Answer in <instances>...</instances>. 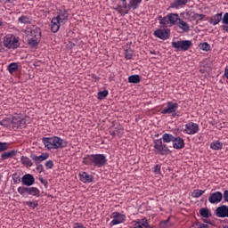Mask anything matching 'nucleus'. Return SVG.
Masks as SVG:
<instances>
[{
    "label": "nucleus",
    "mask_w": 228,
    "mask_h": 228,
    "mask_svg": "<svg viewBox=\"0 0 228 228\" xmlns=\"http://www.w3.org/2000/svg\"><path fill=\"white\" fill-rule=\"evenodd\" d=\"M84 165L87 167H97V168H102L108 165V159L104 154H91L83 159Z\"/></svg>",
    "instance_id": "f257e3e1"
},
{
    "label": "nucleus",
    "mask_w": 228,
    "mask_h": 228,
    "mask_svg": "<svg viewBox=\"0 0 228 228\" xmlns=\"http://www.w3.org/2000/svg\"><path fill=\"white\" fill-rule=\"evenodd\" d=\"M4 45L7 49H17L20 44L19 43V37L14 35L8 34L4 37Z\"/></svg>",
    "instance_id": "f03ea898"
},
{
    "label": "nucleus",
    "mask_w": 228,
    "mask_h": 228,
    "mask_svg": "<svg viewBox=\"0 0 228 228\" xmlns=\"http://www.w3.org/2000/svg\"><path fill=\"white\" fill-rule=\"evenodd\" d=\"M122 3V5H118L116 10H121V8H124V10H138V6L142 4V0H129V3L127 4V0H119ZM149 1V0H145Z\"/></svg>",
    "instance_id": "7ed1b4c3"
},
{
    "label": "nucleus",
    "mask_w": 228,
    "mask_h": 228,
    "mask_svg": "<svg viewBox=\"0 0 228 228\" xmlns=\"http://www.w3.org/2000/svg\"><path fill=\"white\" fill-rule=\"evenodd\" d=\"M154 150L157 154H161V156H167L170 152V149H168V146L165 143H163V140L157 139L153 142Z\"/></svg>",
    "instance_id": "20e7f679"
},
{
    "label": "nucleus",
    "mask_w": 228,
    "mask_h": 228,
    "mask_svg": "<svg viewBox=\"0 0 228 228\" xmlns=\"http://www.w3.org/2000/svg\"><path fill=\"white\" fill-rule=\"evenodd\" d=\"M18 193L23 197H26V193L33 197H40V190L37 187H18Z\"/></svg>",
    "instance_id": "39448f33"
},
{
    "label": "nucleus",
    "mask_w": 228,
    "mask_h": 228,
    "mask_svg": "<svg viewBox=\"0 0 228 228\" xmlns=\"http://www.w3.org/2000/svg\"><path fill=\"white\" fill-rule=\"evenodd\" d=\"M191 45H193V44L191 40H180L172 42V47H174V49H176L177 51H188V49H190Z\"/></svg>",
    "instance_id": "423d86ee"
},
{
    "label": "nucleus",
    "mask_w": 228,
    "mask_h": 228,
    "mask_svg": "<svg viewBox=\"0 0 228 228\" xmlns=\"http://www.w3.org/2000/svg\"><path fill=\"white\" fill-rule=\"evenodd\" d=\"M24 32L27 37H32V38H42V30L35 25L27 27Z\"/></svg>",
    "instance_id": "0eeeda50"
},
{
    "label": "nucleus",
    "mask_w": 228,
    "mask_h": 228,
    "mask_svg": "<svg viewBox=\"0 0 228 228\" xmlns=\"http://www.w3.org/2000/svg\"><path fill=\"white\" fill-rule=\"evenodd\" d=\"M12 128L15 129H24L26 127V119L20 115L13 116L11 121Z\"/></svg>",
    "instance_id": "6e6552de"
},
{
    "label": "nucleus",
    "mask_w": 228,
    "mask_h": 228,
    "mask_svg": "<svg viewBox=\"0 0 228 228\" xmlns=\"http://www.w3.org/2000/svg\"><path fill=\"white\" fill-rule=\"evenodd\" d=\"M112 218L114 219L110 224L111 227L112 225H118V224H123V222H126V215L118 212H113Z\"/></svg>",
    "instance_id": "1a4fd4ad"
},
{
    "label": "nucleus",
    "mask_w": 228,
    "mask_h": 228,
    "mask_svg": "<svg viewBox=\"0 0 228 228\" xmlns=\"http://www.w3.org/2000/svg\"><path fill=\"white\" fill-rule=\"evenodd\" d=\"M224 199V194L220 191L211 192L208 197V202L210 204H220Z\"/></svg>",
    "instance_id": "9d476101"
},
{
    "label": "nucleus",
    "mask_w": 228,
    "mask_h": 228,
    "mask_svg": "<svg viewBox=\"0 0 228 228\" xmlns=\"http://www.w3.org/2000/svg\"><path fill=\"white\" fill-rule=\"evenodd\" d=\"M110 126L109 128V133L111 136H113V138L115 137H118L120 138L122 136V134H124V126H122V125H118L117 126Z\"/></svg>",
    "instance_id": "9b49d317"
},
{
    "label": "nucleus",
    "mask_w": 228,
    "mask_h": 228,
    "mask_svg": "<svg viewBox=\"0 0 228 228\" xmlns=\"http://www.w3.org/2000/svg\"><path fill=\"white\" fill-rule=\"evenodd\" d=\"M154 36L157 37V38H160V40H168V38H170V29L159 28L154 31Z\"/></svg>",
    "instance_id": "f8f14e48"
},
{
    "label": "nucleus",
    "mask_w": 228,
    "mask_h": 228,
    "mask_svg": "<svg viewBox=\"0 0 228 228\" xmlns=\"http://www.w3.org/2000/svg\"><path fill=\"white\" fill-rule=\"evenodd\" d=\"M178 108H179L178 103H174L173 102H167V109H164L161 111V113L162 115H170V113H175Z\"/></svg>",
    "instance_id": "ddd939ff"
},
{
    "label": "nucleus",
    "mask_w": 228,
    "mask_h": 228,
    "mask_svg": "<svg viewBox=\"0 0 228 228\" xmlns=\"http://www.w3.org/2000/svg\"><path fill=\"white\" fill-rule=\"evenodd\" d=\"M185 133L187 134H197L199 133V125L197 123L190 122L185 125Z\"/></svg>",
    "instance_id": "4468645a"
},
{
    "label": "nucleus",
    "mask_w": 228,
    "mask_h": 228,
    "mask_svg": "<svg viewBox=\"0 0 228 228\" xmlns=\"http://www.w3.org/2000/svg\"><path fill=\"white\" fill-rule=\"evenodd\" d=\"M216 216L218 218H228V207L227 205H222L216 209Z\"/></svg>",
    "instance_id": "2eb2a0df"
},
{
    "label": "nucleus",
    "mask_w": 228,
    "mask_h": 228,
    "mask_svg": "<svg viewBox=\"0 0 228 228\" xmlns=\"http://www.w3.org/2000/svg\"><path fill=\"white\" fill-rule=\"evenodd\" d=\"M23 186H33L35 183V176L31 174H26L21 177Z\"/></svg>",
    "instance_id": "dca6fc26"
},
{
    "label": "nucleus",
    "mask_w": 228,
    "mask_h": 228,
    "mask_svg": "<svg viewBox=\"0 0 228 228\" xmlns=\"http://www.w3.org/2000/svg\"><path fill=\"white\" fill-rule=\"evenodd\" d=\"M30 158L32 159V161H34L35 163H42V161H45V159H49V153L45 152L39 156H37V154H31Z\"/></svg>",
    "instance_id": "f3484780"
},
{
    "label": "nucleus",
    "mask_w": 228,
    "mask_h": 228,
    "mask_svg": "<svg viewBox=\"0 0 228 228\" xmlns=\"http://www.w3.org/2000/svg\"><path fill=\"white\" fill-rule=\"evenodd\" d=\"M67 147V142L60 137L53 136V149H63Z\"/></svg>",
    "instance_id": "a211bd4d"
},
{
    "label": "nucleus",
    "mask_w": 228,
    "mask_h": 228,
    "mask_svg": "<svg viewBox=\"0 0 228 228\" xmlns=\"http://www.w3.org/2000/svg\"><path fill=\"white\" fill-rule=\"evenodd\" d=\"M55 18L58 19L62 24H65L66 20L69 19V12L65 10V8L60 9Z\"/></svg>",
    "instance_id": "6ab92c4d"
},
{
    "label": "nucleus",
    "mask_w": 228,
    "mask_h": 228,
    "mask_svg": "<svg viewBox=\"0 0 228 228\" xmlns=\"http://www.w3.org/2000/svg\"><path fill=\"white\" fill-rule=\"evenodd\" d=\"M173 149H176V151L184 149V139L181 137H175V140L173 141Z\"/></svg>",
    "instance_id": "aec40b11"
},
{
    "label": "nucleus",
    "mask_w": 228,
    "mask_h": 228,
    "mask_svg": "<svg viewBox=\"0 0 228 228\" xmlns=\"http://www.w3.org/2000/svg\"><path fill=\"white\" fill-rule=\"evenodd\" d=\"M79 181L82 183H93L94 182V175H88L86 172H83L78 175Z\"/></svg>",
    "instance_id": "412c9836"
},
{
    "label": "nucleus",
    "mask_w": 228,
    "mask_h": 228,
    "mask_svg": "<svg viewBox=\"0 0 228 228\" xmlns=\"http://www.w3.org/2000/svg\"><path fill=\"white\" fill-rule=\"evenodd\" d=\"M60 24H63L61 21L58 20V18L53 17L51 21V29L53 33H58L60 30Z\"/></svg>",
    "instance_id": "4be33fe9"
},
{
    "label": "nucleus",
    "mask_w": 228,
    "mask_h": 228,
    "mask_svg": "<svg viewBox=\"0 0 228 228\" xmlns=\"http://www.w3.org/2000/svg\"><path fill=\"white\" fill-rule=\"evenodd\" d=\"M167 19L170 26H175V24L177 25L181 20V18H179V14L172 12L167 14Z\"/></svg>",
    "instance_id": "5701e85b"
},
{
    "label": "nucleus",
    "mask_w": 228,
    "mask_h": 228,
    "mask_svg": "<svg viewBox=\"0 0 228 228\" xmlns=\"http://www.w3.org/2000/svg\"><path fill=\"white\" fill-rule=\"evenodd\" d=\"M186 15L188 17H191L192 19V20H204L206 19V14H199V13H196L195 12H186Z\"/></svg>",
    "instance_id": "b1692460"
},
{
    "label": "nucleus",
    "mask_w": 228,
    "mask_h": 228,
    "mask_svg": "<svg viewBox=\"0 0 228 228\" xmlns=\"http://www.w3.org/2000/svg\"><path fill=\"white\" fill-rule=\"evenodd\" d=\"M42 142L44 145L48 149V151H51V149H53L54 141L53 137H43Z\"/></svg>",
    "instance_id": "393cba45"
},
{
    "label": "nucleus",
    "mask_w": 228,
    "mask_h": 228,
    "mask_svg": "<svg viewBox=\"0 0 228 228\" xmlns=\"http://www.w3.org/2000/svg\"><path fill=\"white\" fill-rule=\"evenodd\" d=\"M15 156H17V150L5 151L1 155L2 161H4L5 159H8L15 158Z\"/></svg>",
    "instance_id": "a878e982"
},
{
    "label": "nucleus",
    "mask_w": 228,
    "mask_h": 228,
    "mask_svg": "<svg viewBox=\"0 0 228 228\" xmlns=\"http://www.w3.org/2000/svg\"><path fill=\"white\" fill-rule=\"evenodd\" d=\"M188 1L190 0H174V2L170 4V8H175L177 10L178 8L186 5Z\"/></svg>",
    "instance_id": "bb28decb"
},
{
    "label": "nucleus",
    "mask_w": 228,
    "mask_h": 228,
    "mask_svg": "<svg viewBox=\"0 0 228 228\" xmlns=\"http://www.w3.org/2000/svg\"><path fill=\"white\" fill-rule=\"evenodd\" d=\"M221 20H223L222 12L217 13V14L212 16L209 19V24H213V26H216V24H220Z\"/></svg>",
    "instance_id": "cd10ccee"
},
{
    "label": "nucleus",
    "mask_w": 228,
    "mask_h": 228,
    "mask_svg": "<svg viewBox=\"0 0 228 228\" xmlns=\"http://www.w3.org/2000/svg\"><path fill=\"white\" fill-rule=\"evenodd\" d=\"M176 25L178 26V28H180V29H183L184 33H188V31H190V25L182 19L179 20Z\"/></svg>",
    "instance_id": "c85d7f7f"
},
{
    "label": "nucleus",
    "mask_w": 228,
    "mask_h": 228,
    "mask_svg": "<svg viewBox=\"0 0 228 228\" xmlns=\"http://www.w3.org/2000/svg\"><path fill=\"white\" fill-rule=\"evenodd\" d=\"M20 161L24 167H27V168L33 167V161H31L28 157L21 156Z\"/></svg>",
    "instance_id": "c756f323"
},
{
    "label": "nucleus",
    "mask_w": 228,
    "mask_h": 228,
    "mask_svg": "<svg viewBox=\"0 0 228 228\" xmlns=\"http://www.w3.org/2000/svg\"><path fill=\"white\" fill-rule=\"evenodd\" d=\"M175 139V136H174L172 134H164L162 135V141L164 142V143H170V142H174V140Z\"/></svg>",
    "instance_id": "7c9ffc66"
},
{
    "label": "nucleus",
    "mask_w": 228,
    "mask_h": 228,
    "mask_svg": "<svg viewBox=\"0 0 228 228\" xmlns=\"http://www.w3.org/2000/svg\"><path fill=\"white\" fill-rule=\"evenodd\" d=\"M142 81L140 75H131L128 77V83H132L134 85H138Z\"/></svg>",
    "instance_id": "2f4dec72"
},
{
    "label": "nucleus",
    "mask_w": 228,
    "mask_h": 228,
    "mask_svg": "<svg viewBox=\"0 0 228 228\" xmlns=\"http://www.w3.org/2000/svg\"><path fill=\"white\" fill-rule=\"evenodd\" d=\"M32 19L29 18V16L21 15L18 18V22H20V24H31Z\"/></svg>",
    "instance_id": "473e14b6"
},
{
    "label": "nucleus",
    "mask_w": 228,
    "mask_h": 228,
    "mask_svg": "<svg viewBox=\"0 0 228 228\" xmlns=\"http://www.w3.org/2000/svg\"><path fill=\"white\" fill-rule=\"evenodd\" d=\"M223 147H224V143L220 142L219 141L213 142L210 144V149H213L214 151H221Z\"/></svg>",
    "instance_id": "72a5a7b5"
},
{
    "label": "nucleus",
    "mask_w": 228,
    "mask_h": 228,
    "mask_svg": "<svg viewBox=\"0 0 228 228\" xmlns=\"http://www.w3.org/2000/svg\"><path fill=\"white\" fill-rule=\"evenodd\" d=\"M8 71L10 74H13V72H16L19 69V64L17 62H12L8 65Z\"/></svg>",
    "instance_id": "f704fd0d"
},
{
    "label": "nucleus",
    "mask_w": 228,
    "mask_h": 228,
    "mask_svg": "<svg viewBox=\"0 0 228 228\" xmlns=\"http://www.w3.org/2000/svg\"><path fill=\"white\" fill-rule=\"evenodd\" d=\"M205 192L206 191L196 189L191 192V197H193V199H199V197H202V195H204Z\"/></svg>",
    "instance_id": "c9c22d12"
},
{
    "label": "nucleus",
    "mask_w": 228,
    "mask_h": 228,
    "mask_svg": "<svg viewBox=\"0 0 228 228\" xmlns=\"http://www.w3.org/2000/svg\"><path fill=\"white\" fill-rule=\"evenodd\" d=\"M200 215L203 217V218H209V216H211V215L209 214V208H202L200 209Z\"/></svg>",
    "instance_id": "e433bc0d"
},
{
    "label": "nucleus",
    "mask_w": 228,
    "mask_h": 228,
    "mask_svg": "<svg viewBox=\"0 0 228 228\" xmlns=\"http://www.w3.org/2000/svg\"><path fill=\"white\" fill-rule=\"evenodd\" d=\"M159 24H160V28H168V26H170V21L168 20V15L164 16L161 21H159Z\"/></svg>",
    "instance_id": "4c0bfd02"
},
{
    "label": "nucleus",
    "mask_w": 228,
    "mask_h": 228,
    "mask_svg": "<svg viewBox=\"0 0 228 228\" xmlns=\"http://www.w3.org/2000/svg\"><path fill=\"white\" fill-rule=\"evenodd\" d=\"M39 40L40 38L32 37L28 40V44L30 45V47H37L39 44Z\"/></svg>",
    "instance_id": "58836bf2"
},
{
    "label": "nucleus",
    "mask_w": 228,
    "mask_h": 228,
    "mask_svg": "<svg viewBox=\"0 0 228 228\" xmlns=\"http://www.w3.org/2000/svg\"><path fill=\"white\" fill-rule=\"evenodd\" d=\"M0 126L3 127H10L12 126V119L10 118H5L0 121Z\"/></svg>",
    "instance_id": "ea45409f"
},
{
    "label": "nucleus",
    "mask_w": 228,
    "mask_h": 228,
    "mask_svg": "<svg viewBox=\"0 0 228 228\" xmlns=\"http://www.w3.org/2000/svg\"><path fill=\"white\" fill-rule=\"evenodd\" d=\"M138 225H141L142 227H145V228H151V224H149V223L147 222V218H142L141 220H139L137 222Z\"/></svg>",
    "instance_id": "a19ab883"
},
{
    "label": "nucleus",
    "mask_w": 228,
    "mask_h": 228,
    "mask_svg": "<svg viewBox=\"0 0 228 228\" xmlns=\"http://www.w3.org/2000/svg\"><path fill=\"white\" fill-rule=\"evenodd\" d=\"M200 49H201V51H209L211 49V45L208 43H201L199 45Z\"/></svg>",
    "instance_id": "79ce46f5"
},
{
    "label": "nucleus",
    "mask_w": 228,
    "mask_h": 228,
    "mask_svg": "<svg viewBox=\"0 0 228 228\" xmlns=\"http://www.w3.org/2000/svg\"><path fill=\"white\" fill-rule=\"evenodd\" d=\"M97 97H98L99 101H102V99H104L105 97H108V90H103V91L98 92Z\"/></svg>",
    "instance_id": "37998d69"
},
{
    "label": "nucleus",
    "mask_w": 228,
    "mask_h": 228,
    "mask_svg": "<svg viewBox=\"0 0 228 228\" xmlns=\"http://www.w3.org/2000/svg\"><path fill=\"white\" fill-rule=\"evenodd\" d=\"M8 149H10V143L0 142V152H4V151H8Z\"/></svg>",
    "instance_id": "c03bdc74"
},
{
    "label": "nucleus",
    "mask_w": 228,
    "mask_h": 228,
    "mask_svg": "<svg viewBox=\"0 0 228 228\" xmlns=\"http://www.w3.org/2000/svg\"><path fill=\"white\" fill-rule=\"evenodd\" d=\"M125 58L126 60H133V50L131 49L125 50Z\"/></svg>",
    "instance_id": "a18cd8bd"
},
{
    "label": "nucleus",
    "mask_w": 228,
    "mask_h": 228,
    "mask_svg": "<svg viewBox=\"0 0 228 228\" xmlns=\"http://www.w3.org/2000/svg\"><path fill=\"white\" fill-rule=\"evenodd\" d=\"M26 206L28 208H32V209H35V208H38V201H27Z\"/></svg>",
    "instance_id": "49530a36"
},
{
    "label": "nucleus",
    "mask_w": 228,
    "mask_h": 228,
    "mask_svg": "<svg viewBox=\"0 0 228 228\" xmlns=\"http://www.w3.org/2000/svg\"><path fill=\"white\" fill-rule=\"evenodd\" d=\"M208 224H204L199 223V222L194 223L192 224V228H208Z\"/></svg>",
    "instance_id": "de8ad7c7"
},
{
    "label": "nucleus",
    "mask_w": 228,
    "mask_h": 228,
    "mask_svg": "<svg viewBox=\"0 0 228 228\" xmlns=\"http://www.w3.org/2000/svg\"><path fill=\"white\" fill-rule=\"evenodd\" d=\"M45 167L47 168V170H51L53 169V167H54V162L53 160H47Z\"/></svg>",
    "instance_id": "09e8293b"
},
{
    "label": "nucleus",
    "mask_w": 228,
    "mask_h": 228,
    "mask_svg": "<svg viewBox=\"0 0 228 228\" xmlns=\"http://www.w3.org/2000/svg\"><path fill=\"white\" fill-rule=\"evenodd\" d=\"M36 167H37V170L39 174H42V172H44V165L40 164V163H35Z\"/></svg>",
    "instance_id": "8fccbe9b"
},
{
    "label": "nucleus",
    "mask_w": 228,
    "mask_h": 228,
    "mask_svg": "<svg viewBox=\"0 0 228 228\" xmlns=\"http://www.w3.org/2000/svg\"><path fill=\"white\" fill-rule=\"evenodd\" d=\"M153 172L154 174H161V166L159 164L155 165L153 167Z\"/></svg>",
    "instance_id": "3c124183"
},
{
    "label": "nucleus",
    "mask_w": 228,
    "mask_h": 228,
    "mask_svg": "<svg viewBox=\"0 0 228 228\" xmlns=\"http://www.w3.org/2000/svg\"><path fill=\"white\" fill-rule=\"evenodd\" d=\"M168 222H170V218H167L165 221H161L159 224L160 227H163V228L167 227V224H168Z\"/></svg>",
    "instance_id": "603ef678"
},
{
    "label": "nucleus",
    "mask_w": 228,
    "mask_h": 228,
    "mask_svg": "<svg viewBox=\"0 0 228 228\" xmlns=\"http://www.w3.org/2000/svg\"><path fill=\"white\" fill-rule=\"evenodd\" d=\"M223 24H226L228 26V12L224 13L223 17Z\"/></svg>",
    "instance_id": "864d4df0"
},
{
    "label": "nucleus",
    "mask_w": 228,
    "mask_h": 228,
    "mask_svg": "<svg viewBox=\"0 0 228 228\" xmlns=\"http://www.w3.org/2000/svg\"><path fill=\"white\" fill-rule=\"evenodd\" d=\"M39 181L42 184H44L45 188H47V185L49 184V183L47 182L46 179L44 178H39Z\"/></svg>",
    "instance_id": "5fc2aeb1"
},
{
    "label": "nucleus",
    "mask_w": 228,
    "mask_h": 228,
    "mask_svg": "<svg viewBox=\"0 0 228 228\" xmlns=\"http://www.w3.org/2000/svg\"><path fill=\"white\" fill-rule=\"evenodd\" d=\"M74 47H76V44H74L72 42L68 43L67 48L69 49V51H72V49H74Z\"/></svg>",
    "instance_id": "6e6d98bb"
},
{
    "label": "nucleus",
    "mask_w": 228,
    "mask_h": 228,
    "mask_svg": "<svg viewBox=\"0 0 228 228\" xmlns=\"http://www.w3.org/2000/svg\"><path fill=\"white\" fill-rule=\"evenodd\" d=\"M224 202H228V190H225L223 194Z\"/></svg>",
    "instance_id": "4d7b16f0"
},
{
    "label": "nucleus",
    "mask_w": 228,
    "mask_h": 228,
    "mask_svg": "<svg viewBox=\"0 0 228 228\" xmlns=\"http://www.w3.org/2000/svg\"><path fill=\"white\" fill-rule=\"evenodd\" d=\"M15 175H12V181H13V183H15V184H19V183H20V177L15 178Z\"/></svg>",
    "instance_id": "13d9d810"
},
{
    "label": "nucleus",
    "mask_w": 228,
    "mask_h": 228,
    "mask_svg": "<svg viewBox=\"0 0 228 228\" xmlns=\"http://www.w3.org/2000/svg\"><path fill=\"white\" fill-rule=\"evenodd\" d=\"M75 228H86L79 223L75 224Z\"/></svg>",
    "instance_id": "bf43d9fd"
},
{
    "label": "nucleus",
    "mask_w": 228,
    "mask_h": 228,
    "mask_svg": "<svg viewBox=\"0 0 228 228\" xmlns=\"http://www.w3.org/2000/svg\"><path fill=\"white\" fill-rule=\"evenodd\" d=\"M222 28L224 31H226L228 33V25H223Z\"/></svg>",
    "instance_id": "052dcab7"
},
{
    "label": "nucleus",
    "mask_w": 228,
    "mask_h": 228,
    "mask_svg": "<svg viewBox=\"0 0 228 228\" xmlns=\"http://www.w3.org/2000/svg\"><path fill=\"white\" fill-rule=\"evenodd\" d=\"M92 77H93V79H94L95 81H97V80L99 79V77H97V76H95V75H93Z\"/></svg>",
    "instance_id": "680f3d73"
},
{
    "label": "nucleus",
    "mask_w": 228,
    "mask_h": 228,
    "mask_svg": "<svg viewBox=\"0 0 228 228\" xmlns=\"http://www.w3.org/2000/svg\"><path fill=\"white\" fill-rule=\"evenodd\" d=\"M134 228H143V227L142 226V224H137Z\"/></svg>",
    "instance_id": "e2e57ef3"
},
{
    "label": "nucleus",
    "mask_w": 228,
    "mask_h": 228,
    "mask_svg": "<svg viewBox=\"0 0 228 228\" xmlns=\"http://www.w3.org/2000/svg\"><path fill=\"white\" fill-rule=\"evenodd\" d=\"M129 10H131V9H128V10L125 11V15H127V13H129Z\"/></svg>",
    "instance_id": "0e129e2a"
},
{
    "label": "nucleus",
    "mask_w": 228,
    "mask_h": 228,
    "mask_svg": "<svg viewBox=\"0 0 228 228\" xmlns=\"http://www.w3.org/2000/svg\"><path fill=\"white\" fill-rule=\"evenodd\" d=\"M159 22H161V20L163 19V16H159Z\"/></svg>",
    "instance_id": "69168bd1"
},
{
    "label": "nucleus",
    "mask_w": 228,
    "mask_h": 228,
    "mask_svg": "<svg viewBox=\"0 0 228 228\" xmlns=\"http://www.w3.org/2000/svg\"><path fill=\"white\" fill-rule=\"evenodd\" d=\"M4 3H12V0H3Z\"/></svg>",
    "instance_id": "338daca9"
},
{
    "label": "nucleus",
    "mask_w": 228,
    "mask_h": 228,
    "mask_svg": "<svg viewBox=\"0 0 228 228\" xmlns=\"http://www.w3.org/2000/svg\"><path fill=\"white\" fill-rule=\"evenodd\" d=\"M223 228H228V225L223 226Z\"/></svg>",
    "instance_id": "774afa93"
}]
</instances>
